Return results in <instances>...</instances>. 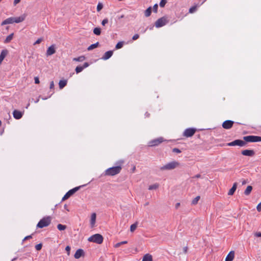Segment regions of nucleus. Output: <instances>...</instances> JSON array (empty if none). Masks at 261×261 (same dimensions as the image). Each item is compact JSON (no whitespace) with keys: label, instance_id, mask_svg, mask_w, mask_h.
Segmentation results:
<instances>
[{"label":"nucleus","instance_id":"obj_35","mask_svg":"<svg viewBox=\"0 0 261 261\" xmlns=\"http://www.w3.org/2000/svg\"><path fill=\"white\" fill-rule=\"evenodd\" d=\"M57 228L59 230H65L66 228V226L64 225H62L61 224H59L57 225Z\"/></svg>","mask_w":261,"mask_h":261},{"label":"nucleus","instance_id":"obj_2","mask_svg":"<svg viewBox=\"0 0 261 261\" xmlns=\"http://www.w3.org/2000/svg\"><path fill=\"white\" fill-rule=\"evenodd\" d=\"M27 15L25 14H23L19 17H10L4 20L2 23L1 25H4L8 24H12L13 23H20L23 21Z\"/></svg>","mask_w":261,"mask_h":261},{"label":"nucleus","instance_id":"obj_14","mask_svg":"<svg viewBox=\"0 0 261 261\" xmlns=\"http://www.w3.org/2000/svg\"><path fill=\"white\" fill-rule=\"evenodd\" d=\"M56 53L55 45L54 44L50 46L47 49L46 55L51 56Z\"/></svg>","mask_w":261,"mask_h":261},{"label":"nucleus","instance_id":"obj_45","mask_svg":"<svg viewBox=\"0 0 261 261\" xmlns=\"http://www.w3.org/2000/svg\"><path fill=\"white\" fill-rule=\"evenodd\" d=\"M139 35L138 34H136L133 36L132 39L133 40H136L138 39L139 38Z\"/></svg>","mask_w":261,"mask_h":261},{"label":"nucleus","instance_id":"obj_48","mask_svg":"<svg viewBox=\"0 0 261 261\" xmlns=\"http://www.w3.org/2000/svg\"><path fill=\"white\" fill-rule=\"evenodd\" d=\"M254 236L256 237H261V232H256L254 233Z\"/></svg>","mask_w":261,"mask_h":261},{"label":"nucleus","instance_id":"obj_31","mask_svg":"<svg viewBox=\"0 0 261 261\" xmlns=\"http://www.w3.org/2000/svg\"><path fill=\"white\" fill-rule=\"evenodd\" d=\"M159 184L156 183L153 185L149 186L148 187V189L149 190H155V189H158L159 188Z\"/></svg>","mask_w":261,"mask_h":261},{"label":"nucleus","instance_id":"obj_52","mask_svg":"<svg viewBox=\"0 0 261 261\" xmlns=\"http://www.w3.org/2000/svg\"><path fill=\"white\" fill-rule=\"evenodd\" d=\"M20 2V0H14L13 2V4L14 6L16 5Z\"/></svg>","mask_w":261,"mask_h":261},{"label":"nucleus","instance_id":"obj_58","mask_svg":"<svg viewBox=\"0 0 261 261\" xmlns=\"http://www.w3.org/2000/svg\"><path fill=\"white\" fill-rule=\"evenodd\" d=\"M39 101V97H38L37 98V99H36V100L35 101V103H37Z\"/></svg>","mask_w":261,"mask_h":261},{"label":"nucleus","instance_id":"obj_19","mask_svg":"<svg viewBox=\"0 0 261 261\" xmlns=\"http://www.w3.org/2000/svg\"><path fill=\"white\" fill-rule=\"evenodd\" d=\"M96 215L95 213L92 214L90 219V224L91 227H93L95 225L96 222Z\"/></svg>","mask_w":261,"mask_h":261},{"label":"nucleus","instance_id":"obj_6","mask_svg":"<svg viewBox=\"0 0 261 261\" xmlns=\"http://www.w3.org/2000/svg\"><path fill=\"white\" fill-rule=\"evenodd\" d=\"M243 140L246 143L260 142L261 137L255 136H247L244 137Z\"/></svg>","mask_w":261,"mask_h":261},{"label":"nucleus","instance_id":"obj_7","mask_svg":"<svg viewBox=\"0 0 261 261\" xmlns=\"http://www.w3.org/2000/svg\"><path fill=\"white\" fill-rule=\"evenodd\" d=\"M169 20L168 18L166 16H163L159 19H158L155 22V26L156 28H161L165 25L168 22Z\"/></svg>","mask_w":261,"mask_h":261},{"label":"nucleus","instance_id":"obj_21","mask_svg":"<svg viewBox=\"0 0 261 261\" xmlns=\"http://www.w3.org/2000/svg\"><path fill=\"white\" fill-rule=\"evenodd\" d=\"M8 54V50L6 49L3 50L1 51V53L0 54V64L2 63V61L4 59V58L6 57Z\"/></svg>","mask_w":261,"mask_h":261},{"label":"nucleus","instance_id":"obj_53","mask_svg":"<svg viewBox=\"0 0 261 261\" xmlns=\"http://www.w3.org/2000/svg\"><path fill=\"white\" fill-rule=\"evenodd\" d=\"M187 250H188V247H185L184 248V251L185 253H187Z\"/></svg>","mask_w":261,"mask_h":261},{"label":"nucleus","instance_id":"obj_50","mask_svg":"<svg viewBox=\"0 0 261 261\" xmlns=\"http://www.w3.org/2000/svg\"><path fill=\"white\" fill-rule=\"evenodd\" d=\"M49 88H50V89H52L54 88V83L53 81H51L50 82Z\"/></svg>","mask_w":261,"mask_h":261},{"label":"nucleus","instance_id":"obj_20","mask_svg":"<svg viewBox=\"0 0 261 261\" xmlns=\"http://www.w3.org/2000/svg\"><path fill=\"white\" fill-rule=\"evenodd\" d=\"M234 257V252L233 251H230L227 255L225 261H232Z\"/></svg>","mask_w":261,"mask_h":261},{"label":"nucleus","instance_id":"obj_13","mask_svg":"<svg viewBox=\"0 0 261 261\" xmlns=\"http://www.w3.org/2000/svg\"><path fill=\"white\" fill-rule=\"evenodd\" d=\"M241 153L245 156H253L255 154V152L253 150L246 149L243 150Z\"/></svg>","mask_w":261,"mask_h":261},{"label":"nucleus","instance_id":"obj_24","mask_svg":"<svg viewBox=\"0 0 261 261\" xmlns=\"http://www.w3.org/2000/svg\"><path fill=\"white\" fill-rule=\"evenodd\" d=\"M67 83L66 80H60L59 83L60 89H63L67 85Z\"/></svg>","mask_w":261,"mask_h":261},{"label":"nucleus","instance_id":"obj_51","mask_svg":"<svg viewBox=\"0 0 261 261\" xmlns=\"http://www.w3.org/2000/svg\"><path fill=\"white\" fill-rule=\"evenodd\" d=\"M31 238H32V236H31V235L25 237L23 239V241H25V240H27L30 239H31Z\"/></svg>","mask_w":261,"mask_h":261},{"label":"nucleus","instance_id":"obj_38","mask_svg":"<svg viewBox=\"0 0 261 261\" xmlns=\"http://www.w3.org/2000/svg\"><path fill=\"white\" fill-rule=\"evenodd\" d=\"M167 3L166 0H161L160 3V6L161 7H164Z\"/></svg>","mask_w":261,"mask_h":261},{"label":"nucleus","instance_id":"obj_17","mask_svg":"<svg viewBox=\"0 0 261 261\" xmlns=\"http://www.w3.org/2000/svg\"><path fill=\"white\" fill-rule=\"evenodd\" d=\"M13 117L16 119H19L22 117V113L19 111L15 110L13 112Z\"/></svg>","mask_w":261,"mask_h":261},{"label":"nucleus","instance_id":"obj_16","mask_svg":"<svg viewBox=\"0 0 261 261\" xmlns=\"http://www.w3.org/2000/svg\"><path fill=\"white\" fill-rule=\"evenodd\" d=\"M89 65V63L87 62H85L83 66H78L76 67L75 70L76 73H79L82 71V70L88 67Z\"/></svg>","mask_w":261,"mask_h":261},{"label":"nucleus","instance_id":"obj_40","mask_svg":"<svg viewBox=\"0 0 261 261\" xmlns=\"http://www.w3.org/2000/svg\"><path fill=\"white\" fill-rule=\"evenodd\" d=\"M196 7H194H194H192L189 9V12L191 13H192L196 11Z\"/></svg>","mask_w":261,"mask_h":261},{"label":"nucleus","instance_id":"obj_59","mask_svg":"<svg viewBox=\"0 0 261 261\" xmlns=\"http://www.w3.org/2000/svg\"><path fill=\"white\" fill-rule=\"evenodd\" d=\"M135 170H136V167L134 166V167H133V169H132L133 172H134V171H135Z\"/></svg>","mask_w":261,"mask_h":261},{"label":"nucleus","instance_id":"obj_11","mask_svg":"<svg viewBox=\"0 0 261 261\" xmlns=\"http://www.w3.org/2000/svg\"><path fill=\"white\" fill-rule=\"evenodd\" d=\"M196 132V129L193 128H189L186 129L184 133V136L186 137H191L194 135Z\"/></svg>","mask_w":261,"mask_h":261},{"label":"nucleus","instance_id":"obj_34","mask_svg":"<svg viewBox=\"0 0 261 261\" xmlns=\"http://www.w3.org/2000/svg\"><path fill=\"white\" fill-rule=\"evenodd\" d=\"M200 198V197L199 196H196L192 201V204H193V205L196 204L197 203L198 201L199 200Z\"/></svg>","mask_w":261,"mask_h":261},{"label":"nucleus","instance_id":"obj_25","mask_svg":"<svg viewBox=\"0 0 261 261\" xmlns=\"http://www.w3.org/2000/svg\"><path fill=\"white\" fill-rule=\"evenodd\" d=\"M13 35H14L13 33H11V34L8 35L6 37V39L5 40L4 43H8L10 42L12 40V39L13 38Z\"/></svg>","mask_w":261,"mask_h":261},{"label":"nucleus","instance_id":"obj_37","mask_svg":"<svg viewBox=\"0 0 261 261\" xmlns=\"http://www.w3.org/2000/svg\"><path fill=\"white\" fill-rule=\"evenodd\" d=\"M103 8V5L101 3H99L97 6V11H100Z\"/></svg>","mask_w":261,"mask_h":261},{"label":"nucleus","instance_id":"obj_12","mask_svg":"<svg viewBox=\"0 0 261 261\" xmlns=\"http://www.w3.org/2000/svg\"><path fill=\"white\" fill-rule=\"evenodd\" d=\"M234 122L231 120H226L222 123V127L225 129H230L232 127Z\"/></svg>","mask_w":261,"mask_h":261},{"label":"nucleus","instance_id":"obj_5","mask_svg":"<svg viewBox=\"0 0 261 261\" xmlns=\"http://www.w3.org/2000/svg\"><path fill=\"white\" fill-rule=\"evenodd\" d=\"M103 240V237L98 233L94 234L88 239V241L90 242H94L98 244H100Z\"/></svg>","mask_w":261,"mask_h":261},{"label":"nucleus","instance_id":"obj_32","mask_svg":"<svg viewBox=\"0 0 261 261\" xmlns=\"http://www.w3.org/2000/svg\"><path fill=\"white\" fill-rule=\"evenodd\" d=\"M123 44H124V42H123V41L119 42L116 45L115 48L116 49H120V48H122L123 47Z\"/></svg>","mask_w":261,"mask_h":261},{"label":"nucleus","instance_id":"obj_43","mask_svg":"<svg viewBox=\"0 0 261 261\" xmlns=\"http://www.w3.org/2000/svg\"><path fill=\"white\" fill-rule=\"evenodd\" d=\"M108 22V18H105V19H104L102 21V22H101V24H102V25H103V26H104V25H106V24H107Z\"/></svg>","mask_w":261,"mask_h":261},{"label":"nucleus","instance_id":"obj_49","mask_svg":"<svg viewBox=\"0 0 261 261\" xmlns=\"http://www.w3.org/2000/svg\"><path fill=\"white\" fill-rule=\"evenodd\" d=\"M34 80H35V84H38L40 83L39 79L38 77H35Z\"/></svg>","mask_w":261,"mask_h":261},{"label":"nucleus","instance_id":"obj_28","mask_svg":"<svg viewBox=\"0 0 261 261\" xmlns=\"http://www.w3.org/2000/svg\"><path fill=\"white\" fill-rule=\"evenodd\" d=\"M252 190V186H247V188L246 189L245 191H244V194L246 195H248L251 193Z\"/></svg>","mask_w":261,"mask_h":261},{"label":"nucleus","instance_id":"obj_29","mask_svg":"<svg viewBox=\"0 0 261 261\" xmlns=\"http://www.w3.org/2000/svg\"><path fill=\"white\" fill-rule=\"evenodd\" d=\"M151 7H149V8H148L145 11V16L146 17H149V16H150L151 15Z\"/></svg>","mask_w":261,"mask_h":261},{"label":"nucleus","instance_id":"obj_10","mask_svg":"<svg viewBox=\"0 0 261 261\" xmlns=\"http://www.w3.org/2000/svg\"><path fill=\"white\" fill-rule=\"evenodd\" d=\"M165 140L162 137H160L154 140L150 141L148 144L149 146H157L160 143L163 142Z\"/></svg>","mask_w":261,"mask_h":261},{"label":"nucleus","instance_id":"obj_26","mask_svg":"<svg viewBox=\"0 0 261 261\" xmlns=\"http://www.w3.org/2000/svg\"><path fill=\"white\" fill-rule=\"evenodd\" d=\"M99 45V42H97L96 43H94V44H92L91 45H90L87 48L88 50H91L95 48H96L97 47H98Z\"/></svg>","mask_w":261,"mask_h":261},{"label":"nucleus","instance_id":"obj_55","mask_svg":"<svg viewBox=\"0 0 261 261\" xmlns=\"http://www.w3.org/2000/svg\"><path fill=\"white\" fill-rule=\"evenodd\" d=\"M180 205V203H177L176 204H175V208H177Z\"/></svg>","mask_w":261,"mask_h":261},{"label":"nucleus","instance_id":"obj_3","mask_svg":"<svg viewBox=\"0 0 261 261\" xmlns=\"http://www.w3.org/2000/svg\"><path fill=\"white\" fill-rule=\"evenodd\" d=\"M180 164L177 161H172L160 167V170H170L174 169L179 166Z\"/></svg>","mask_w":261,"mask_h":261},{"label":"nucleus","instance_id":"obj_61","mask_svg":"<svg viewBox=\"0 0 261 261\" xmlns=\"http://www.w3.org/2000/svg\"><path fill=\"white\" fill-rule=\"evenodd\" d=\"M47 99V98H42V99H43V100H45V99Z\"/></svg>","mask_w":261,"mask_h":261},{"label":"nucleus","instance_id":"obj_60","mask_svg":"<svg viewBox=\"0 0 261 261\" xmlns=\"http://www.w3.org/2000/svg\"><path fill=\"white\" fill-rule=\"evenodd\" d=\"M149 204V202H146L145 204V205H148Z\"/></svg>","mask_w":261,"mask_h":261},{"label":"nucleus","instance_id":"obj_9","mask_svg":"<svg viewBox=\"0 0 261 261\" xmlns=\"http://www.w3.org/2000/svg\"><path fill=\"white\" fill-rule=\"evenodd\" d=\"M246 143L244 140H236L232 142L228 143L227 144V146H239L241 147H243L245 146Z\"/></svg>","mask_w":261,"mask_h":261},{"label":"nucleus","instance_id":"obj_1","mask_svg":"<svg viewBox=\"0 0 261 261\" xmlns=\"http://www.w3.org/2000/svg\"><path fill=\"white\" fill-rule=\"evenodd\" d=\"M123 163V161H119L116 163V166L111 167L106 170L105 175L107 176H114L119 174L122 170V165Z\"/></svg>","mask_w":261,"mask_h":261},{"label":"nucleus","instance_id":"obj_8","mask_svg":"<svg viewBox=\"0 0 261 261\" xmlns=\"http://www.w3.org/2000/svg\"><path fill=\"white\" fill-rule=\"evenodd\" d=\"M81 188V186H79L75 187L69 191H68L65 195L63 196L62 198V200L64 201L68 198H69L70 196H71L72 195H73L76 192H77L80 188Z\"/></svg>","mask_w":261,"mask_h":261},{"label":"nucleus","instance_id":"obj_18","mask_svg":"<svg viewBox=\"0 0 261 261\" xmlns=\"http://www.w3.org/2000/svg\"><path fill=\"white\" fill-rule=\"evenodd\" d=\"M113 52L112 50H109L107 52H106L104 55H103L101 59L103 60H107L110 58L113 55Z\"/></svg>","mask_w":261,"mask_h":261},{"label":"nucleus","instance_id":"obj_63","mask_svg":"<svg viewBox=\"0 0 261 261\" xmlns=\"http://www.w3.org/2000/svg\"><path fill=\"white\" fill-rule=\"evenodd\" d=\"M15 259H16V258H14V259H13L12 260V261H14Z\"/></svg>","mask_w":261,"mask_h":261},{"label":"nucleus","instance_id":"obj_15","mask_svg":"<svg viewBox=\"0 0 261 261\" xmlns=\"http://www.w3.org/2000/svg\"><path fill=\"white\" fill-rule=\"evenodd\" d=\"M84 255V250L83 249H79L75 252V254L74 255V257L76 259H79L81 257H82V256H83Z\"/></svg>","mask_w":261,"mask_h":261},{"label":"nucleus","instance_id":"obj_4","mask_svg":"<svg viewBox=\"0 0 261 261\" xmlns=\"http://www.w3.org/2000/svg\"><path fill=\"white\" fill-rule=\"evenodd\" d=\"M51 218L50 216H46L41 219L37 225L38 228H43L48 226L51 223Z\"/></svg>","mask_w":261,"mask_h":261},{"label":"nucleus","instance_id":"obj_30","mask_svg":"<svg viewBox=\"0 0 261 261\" xmlns=\"http://www.w3.org/2000/svg\"><path fill=\"white\" fill-rule=\"evenodd\" d=\"M138 222H136L134 224L130 225V231L131 232H134L136 230V229L137 228V227L138 226Z\"/></svg>","mask_w":261,"mask_h":261},{"label":"nucleus","instance_id":"obj_39","mask_svg":"<svg viewBox=\"0 0 261 261\" xmlns=\"http://www.w3.org/2000/svg\"><path fill=\"white\" fill-rule=\"evenodd\" d=\"M42 247V244H38L35 246V248L37 250L39 251L41 249Z\"/></svg>","mask_w":261,"mask_h":261},{"label":"nucleus","instance_id":"obj_47","mask_svg":"<svg viewBox=\"0 0 261 261\" xmlns=\"http://www.w3.org/2000/svg\"><path fill=\"white\" fill-rule=\"evenodd\" d=\"M256 209L258 212L261 211V202L257 205Z\"/></svg>","mask_w":261,"mask_h":261},{"label":"nucleus","instance_id":"obj_56","mask_svg":"<svg viewBox=\"0 0 261 261\" xmlns=\"http://www.w3.org/2000/svg\"><path fill=\"white\" fill-rule=\"evenodd\" d=\"M200 176L201 175L200 174H197L196 175H195V177H196V178H199V177H200Z\"/></svg>","mask_w":261,"mask_h":261},{"label":"nucleus","instance_id":"obj_23","mask_svg":"<svg viewBox=\"0 0 261 261\" xmlns=\"http://www.w3.org/2000/svg\"><path fill=\"white\" fill-rule=\"evenodd\" d=\"M142 261H152V257L149 254H146L144 255Z\"/></svg>","mask_w":261,"mask_h":261},{"label":"nucleus","instance_id":"obj_62","mask_svg":"<svg viewBox=\"0 0 261 261\" xmlns=\"http://www.w3.org/2000/svg\"><path fill=\"white\" fill-rule=\"evenodd\" d=\"M2 125V121L0 120V126H1Z\"/></svg>","mask_w":261,"mask_h":261},{"label":"nucleus","instance_id":"obj_41","mask_svg":"<svg viewBox=\"0 0 261 261\" xmlns=\"http://www.w3.org/2000/svg\"><path fill=\"white\" fill-rule=\"evenodd\" d=\"M158 5L157 4H155L153 7V11L155 13H156L158 11Z\"/></svg>","mask_w":261,"mask_h":261},{"label":"nucleus","instance_id":"obj_64","mask_svg":"<svg viewBox=\"0 0 261 261\" xmlns=\"http://www.w3.org/2000/svg\"><path fill=\"white\" fill-rule=\"evenodd\" d=\"M146 116H149V114H147V113H146Z\"/></svg>","mask_w":261,"mask_h":261},{"label":"nucleus","instance_id":"obj_46","mask_svg":"<svg viewBox=\"0 0 261 261\" xmlns=\"http://www.w3.org/2000/svg\"><path fill=\"white\" fill-rule=\"evenodd\" d=\"M65 250L67 252L68 255H69L70 254V247L69 246H67L65 248Z\"/></svg>","mask_w":261,"mask_h":261},{"label":"nucleus","instance_id":"obj_54","mask_svg":"<svg viewBox=\"0 0 261 261\" xmlns=\"http://www.w3.org/2000/svg\"><path fill=\"white\" fill-rule=\"evenodd\" d=\"M242 182V185H245L247 183V181L245 179H243Z\"/></svg>","mask_w":261,"mask_h":261},{"label":"nucleus","instance_id":"obj_57","mask_svg":"<svg viewBox=\"0 0 261 261\" xmlns=\"http://www.w3.org/2000/svg\"><path fill=\"white\" fill-rule=\"evenodd\" d=\"M124 18V15H121V16L119 17V19H121V18Z\"/></svg>","mask_w":261,"mask_h":261},{"label":"nucleus","instance_id":"obj_22","mask_svg":"<svg viewBox=\"0 0 261 261\" xmlns=\"http://www.w3.org/2000/svg\"><path fill=\"white\" fill-rule=\"evenodd\" d=\"M237 187V184L236 182L234 183L232 188L228 191V195H232L234 194L235 191L236 190Z\"/></svg>","mask_w":261,"mask_h":261},{"label":"nucleus","instance_id":"obj_42","mask_svg":"<svg viewBox=\"0 0 261 261\" xmlns=\"http://www.w3.org/2000/svg\"><path fill=\"white\" fill-rule=\"evenodd\" d=\"M172 151H173V152H175V153H179L181 152V150L180 149H179L178 148H173Z\"/></svg>","mask_w":261,"mask_h":261},{"label":"nucleus","instance_id":"obj_44","mask_svg":"<svg viewBox=\"0 0 261 261\" xmlns=\"http://www.w3.org/2000/svg\"><path fill=\"white\" fill-rule=\"evenodd\" d=\"M42 38H38L36 41V42L34 43V45H36L37 44H39L42 41Z\"/></svg>","mask_w":261,"mask_h":261},{"label":"nucleus","instance_id":"obj_33","mask_svg":"<svg viewBox=\"0 0 261 261\" xmlns=\"http://www.w3.org/2000/svg\"><path fill=\"white\" fill-rule=\"evenodd\" d=\"M93 33L96 35H99L101 33V30L99 28H95L93 30Z\"/></svg>","mask_w":261,"mask_h":261},{"label":"nucleus","instance_id":"obj_36","mask_svg":"<svg viewBox=\"0 0 261 261\" xmlns=\"http://www.w3.org/2000/svg\"><path fill=\"white\" fill-rule=\"evenodd\" d=\"M127 242L126 241H122V242H119L117 244H116L115 245H114V247L115 248H118L121 245H123V244H127Z\"/></svg>","mask_w":261,"mask_h":261},{"label":"nucleus","instance_id":"obj_27","mask_svg":"<svg viewBox=\"0 0 261 261\" xmlns=\"http://www.w3.org/2000/svg\"><path fill=\"white\" fill-rule=\"evenodd\" d=\"M86 58L84 56H81L77 58H74L73 60L76 62H83L85 60Z\"/></svg>","mask_w":261,"mask_h":261}]
</instances>
